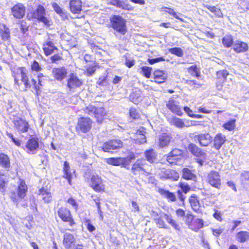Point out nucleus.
I'll list each match as a JSON object with an SVG mask.
<instances>
[{
    "label": "nucleus",
    "mask_w": 249,
    "mask_h": 249,
    "mask_svg": "<svg viewBox=\"0 0 249 249\" xmlns=\"http://www.w3.org/2000/svg\"><path fill=\"white\" fill-rule=\"evenodd\" d=\"M13 76L15 85L18 87L20 86L19 78L20 77V80L23 83L25 90L30 89L32 87L35 91L36 94L37 96L39 95L41 92L40 87L43 86L42 78L45 77L42 73H38L37 81L34 78H32L30 81L26 68L25 67H20L17 69L16 71L13 72Z\"/></svg>",
    "instance_id": "1"
},
{
    "label": "nucleus",
    "mask_w": 249,
    "mask_h": 249,
    "mask_svg": "<svg viewBox=\"0 0 249 249\" xmlns=\"http://www.w3.org/2000/svg\"><path fill=\"white\" fill-rule=\"evenodd\" d=\"M57 213L58 217L63 222L67 223L71 229H69L71 231H74L78 224L76 220L73 216L71 210L65 206H61L58 209Z\"/></svg>",
    "instance_id": "2"
},
{
    "label": "nucleus",
    "mask_w": 249,
    "mask_h": 249,
    "mask_svg": "<svg viewBox=\"0 0 249 249\" xmlns=\"http://www.w3.org/2000/svg\"><path fill=\"white\" fill-rule=\"evenodd\" d=\"M45 8L42 5L39 4L35 10L28 13L27 17L30 20L36 19L38 22H42L44 25L49 27L51 25L52 21L45 16Z\"/></svg>",
    "instance_id": "3"
},
{
    "label": "nucleus",
    "mask_w": 249,
    "mask_h": 249,
    "mask_svg": "<svg viewBox=\"0 0 249 249\" xmlns=\"http://www.w3.org/2000/svg\"><path fill=\"white\" fill-rule=\"evenodd\" d=\"M127 156L126 157H111L106 159V162L109 165L113 166H121L126 167L129 165L132 160L136 158L135 153L129 150H126Z\"/></svg>",
    "instance_id": "4"
},
{
    "label": "nucleus",
    "mask_w": 249,
    "mask_h": 249,
    "mask_svg": "<svg viewBox=\"0 0 249 249\" xmlns=\"http://www.w3.org/2000/svg\"><path fill=\"white\" fill-rule=\"evenodd\" d=\"M110 26L121 35H124L127 31L126 21L120 15H113L109 19Z\"/></svg>",
    "instance_id": "5"
},
{
    "label": "nucleus",
    "mask_w": 249,
    "mask_h": 249,
    "mask_svg": "<svg viewBox=\"0 0 249 249\" xmlns=\"http://www.w3.org/2000/svg\"><path fill=\"white\" fill-rule=\"evenodd\" d=\"M94 122L89 117L81 116L78 118L75 130L77 134H87L90 132Z\"/></svg>",
    "instance_id": "6"
},
{
    "label": "nucleus",
    "mask_w": 249,
    "mask_h": 249,
    "mask_svg": "<svg viewBox=\"0 0 249 249\" xmlns=\"http://www.w3.org/2000/svg\"><path fill=\"white\" fill-rule=\"evenodd\" d=\"M149 166L144 159H139L132 165L131 171L134 175L142 174L147 176L151 174L148 169Z\"/></svg>",
    "instance_id": "7"
},
{
    "label": "nucleus",
    "mask_w": 249,
    "mask_h": 249,
    "mask_svg": "<svg viewBox=\"0 0 249 249\" xmlns=\"http://www.w3.org/2000/svg\"><path fill=\"white\" fill-rule=\"evenodd\" d=\"M89 186L96 193H103L106 187L102 177L98 175H93L88 179Z\"/></svg>",
    "instance_id": "8"
},
{
    "label": "nucleus",
    "mask_w": 249,
    "mask_h": 249,
    "mask_svg": "<svg viewBox=\"0 0 249 249\" xmlns=\"http://www.w3.org/2000/svg\"><path fill=\"white\" fill-rule=\"evenodd\" d=\"M123 142L119 139H112L104 142L101 147L105 152L113 153L123 148Z\"/></svg>",
    "instance_id": "9"
},
{
    "label": "nucleus",
    "mask_w": 249,
    "mask_h": 249,
    "mask_svg": "<svg viewBox=\"0 0 249 249\" xmlns=\"http://www.w3.org/2000/svg\"><path fill=\"white\" fill-rule=\"evenodd\" d=\"M196 216L191 213H187L185 215V223L189 229L197 232L204 226V222L200 218H195Z\"/></svg>",
    "instance_id": "10"
},
{
    "label": "nucleus",
    "mask_w": 249,
    "mask_h": 249,
    "mask_svg": "<svg viewBox=\"0 0 249 249\" xmlns=\"http://www.w3.org/2000/svg\"><path fill=\"white\" fill-rule=\"evenodd\" d=\"M206 182L211 186L218 190L221 188L222 180L220 173L215 170H211L207 173Z\"/></svg>",
    "instance_id": "11"
},
{
    "label": "nucleus",
    "mask_w": 249,
    "mask_h": 249,
    "mask_svg": "<svg viewBox=\"0 0 249 249\" xmlns=\"http://www.w3.org/2000/svg\"><path fill=\"white\" fill-rule=\"evenodd\" d=\"M183 156L184 152L183 150L175 148L165 155V159L169 165H175L182 159Z\"/></svg>",
    "instance_id": "12"
},
{
    "label": "nucleus",
    "mask_w": 249,
    "mask_h": 249,
    "mask_svg": "<svg viewBox=\"0 0 249 249\" xmlns=\"http://www.w3.org/2000/svg\"><path fill=\"white\" fill-rule=\"evenodd\" d=\"M155 175L161 179H171L175 181L178 180L179 177L176 170L166 169L164 167H158Z\"/></svg>",
    "instance_id": "13"
},
{
    "label": "nucleus",
    "mask_w": 249,
    "mask_h": 249,
    "mask_svg": "<svg viewBox=\"0 0 249 249\" xmlns=\"http://www.w3.org/2000/svg\"><path fill=\"white\" fill-rule=\"evenodd\" d=\"M39 140L37 137H31L26 142L22 148L29 154H35L39 149Z\"/></svg>",
    "instance_id": "14"
},
{
    "label": "nucleus",
    "mask_w": 249,
    "mask_h": 249,
    "mask_svg": "<svg viewBox=\"0 0 249 249\" xmlns=\"http://www.w3.org/2000/svg\"><path fill=\"white\" fill-rule=\"evenodd\" d=\"M194 140L201 147H207L212 142L213 137L208 132L200 133L195 135L194 136Z\"/></svg>",
    "instance_id": "15"
},
{
    "label": "nucleus",
    "mask_w": 249,
    "mask_h": 249,
    "mask_svg": "<svg viewBox=\"0 0 249 249\" xmlns=\"http://www.w3.org/2000/svg\"><path fill=\"white\" fill-rule=\"evenodd\" d=\"M166 107L172 113L181 116L183 112L182 110V107L179 105V102L175 100L172 98H170L166 103Z\"/></svg>",
    "instance_id": "16"
},
{
    "label": "nucleus",
    "mask_w": 249,
    "mask_h": 249,
    "mask_svg": "<svg viewBox=\"0 0 249 249\" xmlns=\"http://www.w3.org/2000/svg\"><path fill=\"white\" fill-rule=\"evenodd\" d=\"M173 141V139L171 133L162 132L158 136L157 145L159 148H163L169 146Z\"/></svg>",
    "instance_id": "17"
},
{
    "label": "nucleus",
    "mask_w": 249,
    "mask_h": 249,
    "mask_svg": "<svg viewBox=\"0 0 249 249\" xmlns=\"http://www.w3.org/2000/svg\"><path fill=\"white\" fill-rule=\"evenodd\" d=\"M83 84L82 80L79 78L76 74L71 72L67 80V86L70 89L80 88Z\"/></svg>",
    "instance_id": "18"
},
{
    "label": "nucleus",
    "mask_w": 249,
    "mask_h": 249,
    "mask_svg": "<svg viewBox=\"0 0 249 249\" xmlns=\"http://www.w3.org/2000/svg\"><path fill=\"white\" fill-rule=\"evenodd\" d=\"M188 202L194 212L198 213H201L202 208L198 195L195 194H192L188 198Z\"/></svg>",
    "instance_id": "19"
},
{
    "label": "nucleus",
    "mask_w": 249,
    "mask_h": 249,
    "mask_svg": "<svg viewBox=\"0 0 249 249\" xmlns=\"http://www.w3.org/2000/svg\"><path fill=\"white\" fill-rule=\"evenodd\" d=\"M52 74L56 81H62L67 77L68 71L64 67H55L52 69Z\"/></svg>",
    "instance_id": "20"
},
{
    "label": "nucleus",
    "mask_w": 249,
    "mask_h": 249,
    "mask_svg": "<svg viewBox=\"0 0 249 249\" xmlns=\"http://www.w3.org/2000/svg\"><path fill=\"white\" fill-rule=\"evenodd\" d=\"M14 127L19 133H26L29 128V124L27 121L22 118H18V119L13 121Z\"/></svg>",
    "instance_id": "21"
},
{
    "label": "nucleus",
    "mask_w": 249,
    "mask_h": 249,
    "mask_svg": "<svg viewBox=\"0 0 249 249\" xmlns=\"http://www.w3.org/2000/svg\"><path fill=\"white\" fill-rule=\"evenodd\" d=\"M213 147L218 151L222 146L224 145L227 141L226 136L222 133H217L213 137L212 140Z\"/></svg>",
    "instance_id": "22"
},
{
    "label": "nucleus",
    "mask_w": 249,
    "mask_h": 249,
    "mask_svg": "<svg viewBox=\"0 0 249 249\" xmlns=\"http://www.w3.org/2000/svg\"><path fill=\"white\" fill-rule=\"evenodd\" d=\"M178 187L181 189V190H178L177 194L178 195V199L183 204H184L186 197L183 193L185 194H187L191 190V187L188 183L179 182L178 184Z\"/></svg>",
    "instance_id": "23"
},
{
    "label": "nucleus",
    "mask_w": 249,
    "mask_h": 249,
    "mask_svg": "<svg viewBox=\"0 0 249 249\" xmlns=\"http://www.w3.org/2000/svg\"><path fill=\"white\" fill-rule=\"evenodd\" d=\"M25 7L21 3H18L11 8V12L13 16L17 19L23 18L25 14Z\"/></svg>",
    "instance_id": "24"
},
{
    "label": "nucleus",
    "mask_w": 249,
    "mask_h": 249,
    "mask_svg": "<svg viewBox=\"0 0 249 249\" xmlns=\"http://www.w3.org/2000/svg\"><path fill=\"white\" fill-rule=\"evenodd\" d=\"M107 111L105 107H96L93 116L96 122L101 124L107 118Z\"/></svg>",
    "instance_id": "25"
},
{
    "label": "nucleus",
    "mask_w": 249,
    "mask_h": 249,
    "mask_svg": "<svg viewBox=\"0 0 249 249\" xmlns=\"http://www.w3.org/2000/svg\"><path fill=\"white\" fill-rule=\"evenodd\" d=\"M229 72L227 70H219L216 72V86L217 87H222L227 80Z\"/></svg>",
    "instance_id": "26"
},
{
    "label": "nucleus",
    "mask_w": 249,
    "mask_h": 249,
    "mask_svg": "<svg viewBox=\"0 0 249 249\" xmlns=\"http://www.w3.org/2000/svg\"><path fill=\"white\" fill-rule=\"evenodd\" d=\"M42 49L46 56H49L58 50L57 47L55 45L52 39H49L44 42L42 45Z\"/></svg>",
    "instance_id": "27"
},
{
    "label": "nucleus",
    "mask_w": 249,
    "mask_h": 249,
    "mask_svg": "<svg viewBox=\"0 0 249 249\" xmlns=\"http://www.w3.org/2000/svg\"><path fill=\"white\" fill-rule=\"evenodd\" d=\"M188 149L189 152L196 157H204L206 156V153L204 150L194 143H190L188 145Z\"/></svg>",
    "instance_id": "28"
},
{
    "label": "nucleus",
    "mask_w": 249,
    "mask_h": 249,
    "mask_svg": "<svg viewBox=\"0 0 249 249\" xmlns=\"http://www.w3.org/2000/svg\"><path fill=\"white\" fill-rule=\"evenodd\" d=\"M76 240L73 234L68 233L64 234L63 244L66 249H71L74 246Z\"/></svg>",
    "instance_id": "29"
},
{
    "label": "nucleus",
    "mask_w": 249,
    "mask_h": 249,
    "mask_svg": "<svg viewBox=\"0 0 249 249\" xmlns=\"http://www.w3.org/2000/svg\"><path fill=\"white\" fill-rule=\"evenodd\" d=\"M38 194L41 196L45 203L49 204L52 202L53 196L49 190L42 187L39 189Z\"/></svg>",
    "instance_id": "30"
},
{
    "label": "nucleus",
    "mask_w": 249,
    "mask_h": 249,
    "mask_svg": "<svg viewBox=\"0 0 249 249\" xmlns=\"http://www.w3.org/2000/svg\"><path fill=\"white\" fill-rule=\"evenodd\" d=\"M69 8L73 14H79L82 10V2L81 0H71Z\"/></svg>",
    "instance_id": "31"
},
{
    "label": "nucleus",
    "mask_w": 249,
    "mask_h": 249,
    "mask_svg": "<svg viewBox=\"0 0 249 249\" xmlns=\"http://www.w3.org/2000/svg\"><path fill=\"white\" fill-rule=\"evenodd\" d=\"M158 192L163 197L166 198L168 202H174L177 201L176 195L173 192L166 190L162 188H159Z\"/></svg>",
    "instance_id": "32"
},
{
    "label": "nucleus",
    "mask_w": 249,
    "mask_h": 249,
    "mask_svg": "<svg viewBox=\"0 0 249 249\" xmlns=\"http://www.w3.org/2000/svg\"><path fill=\"white\" fill-rule=\"evenodd\" d=\"M153 75L155 82L158 84L163 83L167 79V76L164 71L156 70L154 71Z\"/></svg>",
    "instance_id": "33"
},
{
    "label": "nucleus",
    "mask_w": 249,
    "mask_h": 249,
    "mask_svg": "<svg viewBox=\"0 0 249 249\" xmlns=\"http://www.w3.org/2000/svg\"><path fill=\"white\" fill-rule=\"evenodd\" d=\"M249 50L248 44L245 42L236 40L233 46V50L236 53H243Z\"/></svg>",
    "instance_id": "34"
},
{
    "label": "nucleus",
    "mask_w": 249,
    "mask_h": 249,
    "mask_svg": "<svg viewBox=\"0 0 249 249\" xmlns=\"http://www.w3.org/2000/svg\"><path fill=\"white\" fill-rule=\"evenodd\" d=\"M28 191V187L25 182L23 180H21L19 182L17 188V194L18 197L23 199L26 196V193Z\"/></svg>",
    "instance_id": "35"
},
{
    "label": "nucleus",
    "mask_w": 249,
    "mask_h": 249,
    "mask_svg": "<svg viewBox=\"0 0 249 249\" xmlns=\"http://www.w3.org/2000/svg\"><path fill=\"white\" fill-rule=\"evenodd\" d=\"M0 37L4 41L10 39V31L5 24H3L0 25Z\"/></svg>",
    "instance_id": "36"
},
{
    "label": "nucleus",
    "mask_w": 249,
    "mask_h": 249,
    "mask_svg": "<svg viewBox=\"0 0 249 249\" xmlns=\"http://www.w3.org/2000/svg\"><path fill=\"white\" fill-rule=\"evenodd\" d=\"M144 157L150 163H154L157 160L156 152L152 148L146 150L144 151Z\"/></svg>",
    "instance_id": "37"
},
{
    "label": "nucleus",
    "mask_w": 249,
    "mask_h": 249,
    "mask_svg": "<svg viewBox=\"0 0 249 249\" xmlns=\"http://www.w3.org/2000/svg\"><path fill=\"white\" fill-rule=\"evenodd\" d=\"M0 165L6 169H9L11 166L10 158L4 153H0Z\"/></svg>",
    "instance_id": "38"
},
{
    "label": "nucleus",
    "mask_w": 249,
    "mask_h": 249,
    "mask_svg": "<svg viewBox=\"0 0 249 249\" xmlns=\"http://www.w3.org/2000/svg\"><path fill=\"white\" fill-rule=\"evenodd\" d=\"M163 216L166 221L170 224L176 231H180L181 227L177 221L173 219L170 214L163 213Z\"/></svg>",
    "instance_id": "39"
},
{
    "label": "nucleus",
    "mask_w": 249,
    "mask_h": 249,
    "mask_svg": "<svg viewBox=\"0 0 249 249\" xmlns=\"http://www.w3.org/2000/svg\"><path fill=\"white\" fill-rule=\"evenodd\" d=\"M236 240L241 243H243L249 240V232L241 231L236 233Z\"/></svg>",
    "instance_id": "40"
},
{
    "label": "nucleus",
    "mask_w": 249,
    "mask_h": 249,
    "mask_svg": "<svg viewBox=\"0 0 249 249\" xmlns=\"http://www.w3.org/2000/svg\"><path fill=\"white\" fill-rule=\"evenodd\" d=\"M169 123L171 125H174L178 128H182L185 126L183 120L175 116H173L168 120Z\"/></svg>",
    "instance_id": "41"
},
{
    "label": "nucleus",
    "mask_w": 249,
    "mask_h": 249,
    "mask_svg": "<svg viewBox=\"0 0 249 249\" xmlns=\"http://www.w3.org/2000/svg\"><path fill=\"white\" fill-rule=\"evenodd\" d=\"M182 178L186 180H194L196 178V176L192 171L187 168H184L182 170Z\"/></svg>",
    "instance_id": "42"
},
{
    "label": "nucleus",
    "mask_w": 249,
    "mask_h": 249,
    "mask_svg": "<svg viewBox=\"0 0 249 249\" xmlns=\"http://www.w3.org/2000/svg\"><path fill=\"white\" fill-rule=\"evenodd\" d=\"M99 68V66L96 62L94 61L92 65L88 67L84 71V73L88 76H92L96 71L97 68Z\"/></svg>",
    "instance_id": "43"
},
{
    "label": "nucleus",
    "mask_w": 249,
    "mask_h": 249,
    "mask_svg": "<svg viewBox=\"0 0 249 249\" xmlns=\"http://www.w3.org/2000/svg\"><path fill=\"white\" fill-rule=\"evenodd\" d=\"M204 7L214 14L217 17L220 18L223 16L221 10L218 7L208 4L204 5Z\"/></svg>",
    "instance_id": "44"
},
{
    "label": "nucleus",
    "mask_w": 249,
    "mask_h": 249,
    "mask_svg": "<svg viewBox=\"0 0 249 249\" xmlns=\"http://www.w3.org/2000/svg\"><path fill=\"white\" fill-rule=\"evenodd\" d=\"M222 42L225 47H231L233 44V36L231 35H226L222 38Z\"/></svg>",
    "instance_id": "45"
},
{
    "label": "nucleus",
    "mask_w": 249,
    "mask_h": 249,
    "mask_svg": "<svg viewBox=\"0 0 249 249\" xmlns=\"http://www.w3.org/2000/svg\"><path fill=\"white\" fill-rule=\"evenodd\" d=\"M164 219L163 214L159 217L154 218V220L158 228L167 229L168 226L164 221Z\"/></svg>",
    "instance_id": "46"
},
{
    "label": "nucleus",
    "mask_w": 249,
    "mask_h": 249,
    "mask_svg": "<svg viewBox=\"0 0 249 249\" xmlns=\"http://www.w3.org/2000/svg\"><path fill=\"white\" fill-rule=\"evenodd\" d=\"M129 98L135 104H138L142 100L141 93L137 91L132 92L129 96Z\"/></svg>",
    "instance_id": "47"
},
{
    "label": "nucleus",
    "mask_w": 249,
    "mask_h": 249,
    "mask_svg": "<svg viewBox=\"0 0 249 249\" xmlns=\"http://www.w3.org/2000/svg\"><path fill=\"white\" fill-rule=\"evenodd\" d=\"M235 122L236 120L235 119H231L224 123L222 126L224 129L228 131H232L235 129Z\"/></svg>",
    "instance_id": "48"
},
{
    "label": "nucleus",
    "mask_w": 249,
    "mask_h": 249,
    "mask_svg": "<svg viewBox=\"0 0 249 249\" xmlns=\"http://www.w3.org/2000/svg\"><path fill=\"white\" fill-rule=\"evenodd\" d=\"M52 7L54 11L62 18H67V14L62 8L56 2L52 3Z\"/></svg>",
    "instance_id": "49"
},
{
    "label": "nucleus",
    "mask_w": 249,
    "mask_h": 249,
    "mask_svg": "<svg viewBox=\"0 0 249 249\" xmlns=\"http://www.w3.org/2000/svg\"><path fill=\"white\" fill-rule=\"evenodd\" d=\"M187 70L190 74L193 76L199 78L200 76V72L196 65L191 66L188 68Z\"/></svg>",
    "instance_id": "50"
},
{
    "label": "nucleus",
    "mask_w": 249,
    "mask_h": 249,
    "mask_svg": "<svg viewBox=\"0 0 249 249\" xmlns=\"http://www.w3.org/2000/svg\"><path fill=\"white\" fill-rule=\"evenodd\" d=\"M168 50L171 53L174 54L178 57H182L184 54L182 49L179 47L170 48Z\"/></svg>",
    "instance_id": "51"
},
{
    "label": "nucleus",
    "mask_w": 249,
    "mask_h": 249,
    "mask_svg": "<svg viewBox=\"0 0 249 249\" xmlns=\"http://www.w3.org/2000/svg\"><path fill=\"white\" fill-rule=\"evenodd\" d=\"M162 9L163 11L169 14V15L173 16L175 18L179 19L181 21H183V19L179 18L177 13H176L173 9L167 7H162Z\"/></svg>",
    "instance_id": "52"
},
{
    "label": "nucleus",
    "mask_w": 249,
    "mask_h": 249,
    "mask_svg": "<svg viewBox=\"0 0 249 249\" xmlns=\"http://www.w3.org/2000/svg\"><path fill=\"white\" fill-rule=\"evenodd\" d=\"M142 74L146 78H149L151 75L152 69L147 66H142L141 68Z\"/></svg>",
    "instance_id": "53"
},
{
    "label": "nucleus",
    "mask_w": 249,
    "mask_h": 249,
    "mask_svg": "<svg viewBox=\"0 0 249 249\" xmlns=\"http://www.w3.org/2000/svg\"><path fill=\"white\" fill-rule=\"evenodd\" d=\"M96 108V106L89 104V106L85 107L83 109V110L85 114L90 115L91 114H93L94 115Z\"/></svg>",
    "instance_id": "54"
},
{
    "label": "nucleus",
    "mask_w": 249,
    "mask_h": 249,
    "mask_svg": "<svg viewBox=\"0 0 249 249\" xmlns=\"http://www.w3.org/2000/svg\"><path fill=\"white\" fill-rule=\"evenodd\" d=\"M119 8L127 11H132L134 9V7L125 0H122Z\"/></svg>",
    "instance_id": "55"
},
{
    "label": "nucleus",
    "mask_w": 249,
    "mask_h": 249,
    "mask_svg": "<svg viewBox=\"0 0 249 249\" xmlns=\"http://www.w3.org/2000/svg\"><path fill=\"white\" fill-rule=\"evenodd\" d=\"M129 114L130 117L133 120L138 119L140 117L139 111L136 108L134 107H131L129 109Z\"/></svg>",
    "instance_id": "56"
},
{
    "label": "nucleus",
    "mask_w": 249,
    "mask_h": 249,
    "mask_svg": "<svg viewBox=\"0 0 249 249\" xmlns=\"http://www.w3.org/2000/svg\"><path fill=\"white\" fill-rule=\"evenodd\" d=\"M66 202L71 205L73 209L77 211L79 208V205L76 200L72 197H69L66 201Z\"/></svg>",
    "instance_id": "57"
},
{
    "label": "nucleus",
    "mask_w": 249,
    "mask_h": 249,
    "mask_svg": "<svg viewBox=\"0 0 249 249\" xmlns=\"http://www.w3.org/2000/svg\"><path fill=\"white\" fill-rule=\"evenodd\" d=\"M63 59L62 53H57L54 54L50 57V60L53 63H57Z\"/></svg>",
    "instance_id": "58"
},
{
    "label": "nucleus",
    "mask_w": 249,
    "mask_h": 249,
    "mask_svg": "<svg viewBox=\"0 0 249 249\" xmlns=\"http://www.w3.org/2000/svg\"><path fill=\"white\" fill-rule=\"evenodd\" d=\"M90 49L91 50V52L95 55H99L100 56L102 55V53L101 51H102V49L100 48L98 46L91 44L90 45Z\"/></svg>",
    "instance_id": "59"
},
{
    "label": "nucleus",
    "mask_w": 249,
    "mask_h": 249,
    "mask_svg": "<svg viewBox=\"0 0 249 249\" xmlns=\"http://www.w3.org/2000/svg\"><path fill=\"white\" fill-rule=\"evenodd\" d=\"M214 213L213 214V216L217 221L221 222L223 220V214L219 210H214Z\"/></svg>",
    "instance_id": "60"
},
{
    "label": "nucleus",
    "mask_w": 249,
    "mask_h": 249,
    "mask_svg": "<svg viewBox=\"0 0 249 249\" xmlns=\"http://www.w3.org/2000/svg\"><path fill=\"white\" fill-rule=\"evenodd\" d=\"M31 70L32 71L38 72L41 71L42 68L37 61L34 60L31 64Z\"/></svg>",
    "instance_id": "61"
},
{
    "label": "nucleus",
    "mask_w": 249,
    "mask_h": 249,
    "mask_svg": "<svg viewBox=\"0 0 249 249\" xmlns=\"http://www.w3.org/2000/svg\"><path fill=\"white\" fill-rule=\"evenodd\" d=\"M63 178L67 180L69 185H72V175L71 171L64 172Z\"/></svg>",
    "instance_id": "62"
},
{
    "label": "nucleus",
    "mask_w": 249,
    "mask_h": 249,
    "mask_svg": "<svg viewBox=\"0 0 249 249\" xmlns=\"http://www.w3.org/2000/svg\"><path fill=\"white\" fill-rule=\"evenodd\" d=\"M84 221L86 223L87 228L89 232H92L95 230V227L91 224L89 219L85 218Z\"/></svg>",
    "instance_id": "63"
},
{
    "label": "nucleus",
    "mask_w": 249,
    "mask_h": 249,
    "mask_svg": "<svg viewBox=\"0 0 249 249\" xmlns=\"http://www.w3.org/2000/svg\"><path fill=\"white\" fill-rule=\"evenodd\" d=\"M240 179L242 182H246L249 180V171H244L241 174Z\"/></svg>",
    "instance_id": "64"
}]
</instances>
